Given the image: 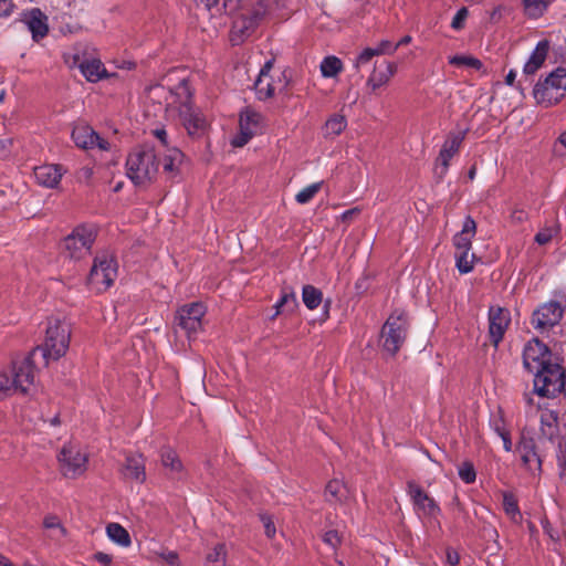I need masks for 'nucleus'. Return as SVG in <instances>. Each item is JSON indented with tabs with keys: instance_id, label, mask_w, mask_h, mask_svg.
I'll return each mask as SVG.
<instances>
[{
	"instance_id": "1",
	"label": "nucleus",
	"mask_w": 566,
	"mask_h": 566,
	"mask_svg": "<svg viewBox=\"0 0 566 566\" xmlns=\"http://www.w3.org/2000/svg\"><path fill=\"white\" fill-rule=\"evenodd\" d=\"M168 88L165 96L166 112L170 117H178L188 134L192 137H200L208 127V122L198 109L191 106V91L187 76L181 70H172L163 77V83L149 87V96L159 99Z\"/></svg>"
},
{
	"instance_id": "2",
	"label": "nucleus",
	"mask_w": 566,
	"mask_h": 566,
	"mask_svg": "<svg viewBox=\"0 0 566 566\" xmlns=\"http://www.w3.org/2000/svg\"><path fill=\"white\" fill-rule=\"evenodd\" d=\"M71 324L60 316L48 318L45 338L40 347L48 365L51 360H59L63 357L70 347Z\"/></svg>"
},
{
	"instance_id": "3",
	"label": "nucleus",
	"mask_w": 566,
	"mask_h": 566,
	"mask_svg": "<svg viewBox=\"0 0 566 566\" xmlns=\"http://www.w3.org/2000/svg\"><path fill=\"white\" fill-rule=\"evenodd\" d=\"M127 176L136 185L150 182L158 174L157 153L153 147L134 149L126 160Z\"/></svg>"
},
{
	"instance_id": "4",
	"label": "nucleus",
	"mask_w": 566,
	"mask_h": 566,
	"mask_svg": "<svg viewBox=\"0 0 566 566\" xmlns=\"http://www.w3.org/2000/svg\"><path fill=\"white\" fill-rule=\"evenodd\" d=\"M476 234V222L468 216L462 224L461 231L454 234L452 242L455 249V265L460 273L467 274L474 268L475 254L471 253L472 239Z\"/></svg>"
},
{
	"instance_id": "5",
	"label": "nucleus",
	"mask_w": 566,
	"mask_h": 566,
	"mask_svg": "<svg viewBox=\"0 0 566 566\" xmlns=\"http://www.w3.org/2000/svg\"><path fill=\"white\" fill-rule=\"evenodd\" d=\"M289 82L286 71L275 67L274 60H269L260 70L254 82V90L259 99L266 101L275 94L284 92Z\"/></svg>"
},
{
	"instance_id": "6",
	"label": "nucleus",
	"mask_w": 566,
	"mask_h": 566,
	"mask_svg": "<svg viewBox=\"0 0 566 566\" xmlns=\"http://www.w3.org/2000/svg\"><path fill=\"white\" fill-rule=\"evenodd\" d=\"M534 390L543 397L563 392L566 397V373L557 357L534 375Z\"/></svg>"
},
{
	"instance_id": "7",
	"label": "nucleus",
	"mask_w": 566,
	"mask_h": 566,
	"mask_svg": "<svg viewBox=\"0 0 566 566\" xmlns=\"http://www.w3.org/2000/svg\"><path fill=\"white\" fill-rule=\"evenodd\" d=\"M566 93V69L557 67L545 80L539 81L533 91L536 102L545 107L558 103Z\"/></svg>"
},
{
	"instance_id": "8",
	"label": "nucleus",
	"mask_w": 566,
	"mask_h": 566,
	"mask_svg": "<svg viewBox=\"0 0 566 566\" xmlns=\"http://www.w3.org/2000/svg\"><path fill=\"white\" fill-rule=\"evenodd\" d=\"M268 13V0H258L251 9L244 10L235 18L231 29V42L240 44L259 25Z\"/></svg>"
},
{
	"instance_id": "9",
	"label": "nucleus",
	"mask_w": 566,
	"mask_h": 566,
	"mask_svg": "<svg viewBox=\"0 0 566 566\" xmlns=\"http://www.w3.org/2000/svg\"><path fill=\"white\" fill-rule=\"evenodd\" d=\"M96 238V230L92 226L76 227L62 243L63 254L72 260H81L91 253Z\"/></svg>"
},
{
	"instance_id": "10",
	"label": "nucleus",
	"mask_w": 566,
	"mask_h": 566,
	"mask_svg": "<svg viewBox=\"0 0 566 566\" xmlns=\"http://www.w3.org/2000/svg\"><path fill=\"white\" fill-rule=\"evenodd\" d=\"M408 319L403 311L397 310L387 318L381 331L382 348L395 355L402 346L407 335Z\"/></svg>"
},
{
	"instance_id": "11",
	"label": "nucleus",
	"mask_w": 566,
	"mask_h": 566,
	"mask_svg": "<svg viewBox=\"0 0 566 566\" xmlns=\"http://www.w3.org/2000/svg\"><path fill=\"white\" fill-rule=\"evenodd\" d=\"M256 1L258 0H196V4L198 10L211 20L213 28H217L222 24L228 13L237 8H242L243 10L251 9Z\"/></svg>"
},
{
	"instance_id": "12",
	"label": "nucleus",
	"mask_w": 566,
	"mask_h": 566,
	"mask_svg": "<svg viewBox=\"0 0 566 566\" xmlns=\"http://www.w3.org/2000/svg\"><path fill=\"white\" fill-rule=\"evenodd\" d=\"M88 457L77 443H66L59 453L61 472L65 478L75 479L87 469Z\"/></svg>"
},
{
	"instance_id": "13",
	"label": "nucleus",
	"mask_w": 566,
	"mask_h": 566,
	"mask_svg": "<svg viewBox=\"0 0 566 566\" xmlns=\"http://www.w3.org/2000/svg\"><path fill=\"white\" fill-rule=\"evenodd\" d=\"M117 276V264L113 258H96L88 275V284L96 292L107 290Z\"/></svg>"
},
{
	"instance_id": "14",
	"label": "nucleus",
	"mask_w": 566,
	"mask_h": 566,
	"mask_svg": "<svg viewBox=\"0 0 566 566\" xmlns=\"http://www.w3.org/2000/svg\"><path fill=\"white\" fill-rule=\"evenodd\" d=\"M206 314V306L202 303H191L181 306L176 315L178 327L188 338L196 336L202 329V318Z\"/></svg>"
},
{
	"instance_id": "15",
	"label": "nucleus",
	"mask_w": 566,
	"mask_h": 566,
	"mask_svg": "<svg viewBox=\"0 0 566 566\" xmlns=\"http://www.w3.org/2000/svg\"><path fill=\"white\" fill-rule=\"evenodd\" d=\"M556 358L557 356H554L538 339L528 342L523 352L524 367L534 375Z\"/></svg>"
},
{
	"instance_id": "16",
	"label": "nucleus",
	"mask_w": 566,
	"mask_h": 566,
	"mask_svg": "<svg viewBox=\"0 0 566 566\" xmlns=\"http://www.w3.org/2000/svg\"><path fill=\"white\" fill-rule=\"evenodd\" d=\"M72 140L81 149L111 150V143L101 137L88 124L76 123L71 133Z\"/></svg>"
},
{
	"instance_id": "17",
	"label": "nucleus",
	"mask_w": 566,
	"mask_h": 566,
	"mask_svg": "<svg viewBox=\"0 0 566 566\" xmlns=\"http://www.w3.org/2000/svg\"><path fill=\"white\" fill-rule=\"evenodd\" d=\"M408 493L411 497L415 511L421 518L428 520L430 523L437 522L440 514V507L436 501L428 495L418 484L409 483Z\"/></svg>"
},
{
	"instance_id": "18",
	"label": "nucleus",
	"mask_w": 566,
	"mask_h": 566,
	"mask_svg": "<svg viewBox=\"0 0 566 566\" xmlns=\"http://www.w3.org/2000/svg\"><path fill=\"white\" fill-rule=\"evenodd\" d=\"M262 129L261 114L245 109L240 114L239 119V134L232 140L234 147L244 146L253 136L259 134Z\"/></svg>"
},
{
	"instance_id": "19",
	"label": "nucleus",
	"mask_w": 566,
	"mask_h": 566,
	"mask_svg": "<svg viewBox=\"0 0 566 566\" xmlns=\"http://www.w3.org/2000/svg\"><path fill=\"white\" fill-rule=\"evenodd\" d=\"M562 316L560 305L556 302H548L533 313L532 324L538 331H546L558 324Z\"/></svg>"
},
{
	"instance_id": "20",
	"label": "nucleus",
	"mask_w": 566,
	"mask_h": 566,
	"mask_svg": "<svg viewBox=\"0 0 566 566\" xmlns=\"http://www.w3.org/2000/svg\"><path fill=\"white\" fill-rule=\"evenodd\" d=\"M511 322L510 312L500 306H491L489 310V334L491 342L497 346Z\"/></svg>"
},
{
	"instance_id": "21",
	"label": "nucleus",
	"mask_w": 566,
	"mask_h": 566,
	"mask_svg": "<svg viewBox=\"0 0 566 566\" xmlns=\"http://www.w3.org/2000/svg\"><path fill=\"white\" fill-rule=\"evenodd\" d=\"M397 64L389 61H382L381 63H375L370 75L367 78L366 86L375 93L379 88L389 84L391 78L397 73Z\"/></svg>"
},
{
	"instance_id": "22",
	"label": "nucleus",
	"mask_w": 566,
	"mask_h": 566,
	"mask_svg": "<svg viewBox=\"0 0 566 566\" xmlns=\"http://www.w3.org/2000/svg\"><path fill=\"white\" fill-rule=\"evenodd\" d=\"M464 137L465 132L450 133L448 135L437 159V169H440L441 175L447 172L450 160L458 154Z\"/></svg>"
},
{
	"instance_id": "23",
	"label": "nucleus",
	"mask_w": 566,
	"mask_h": 566,
	"mask_svg": "<svg viewBox=\"0 0 566 566\" xmlns=\"http://www.w3.org/2000/svg\"><path fill=\"white\" fill-rule=\"evenodd\" d=\"M120 474L125 480L143 483L146 480L145 461L142 454H126L120 468Z\"/></svg>"
},
{
	"instance_id": "24",
	"label": "nucleus",
	"mask_w": 566,
	"mask_h": 566,
	"mask_svg": "<svg viewBox=\"0 0 566 566\" xmlns=\"http://www.w3.org/2000/svg\"><path fill=\"white\" fill-rule=\"evenodd\" d=\"M66 169L57 164H45L34 168V178L40 186L55 188Z\"/></svg>"
},
{
	"instance_id": "25",
	"label": "nucleus",
	"mask_w": 566,
	"mask_h": 566,
	"mask_svg": "<svg viewBox=\"0 0 566 566\" xmlns=\"http://www.w3.org/2000/svg\"><path fill=\"white\" fill-rule=\"evenodd\" d=\"M324 495L327 502L340 505H349L355 500L354 493L347 484L338 479L327 483Z\"/></svg>"
},
{
	"instance_id": "26",
	"label": "nucleus",
	"mask_w": 566,
	"mask_h": 566,
	"mask_svg": "<svg viewBox=\"0 0 566 566\" xmlns=\"http://www.w3.org/2000/svg\"><path fill=\"white\" fill-rule=\"evenodd\" d=\"M19 392L25 394L34 384V368L30 360L15 364L10 371Z\"/></svg>"
},
{
	"instance_id": "27",
	"label": "nucleus",
	"mask_w": 566,
	"mask_h": 566,
	"mask_svg": "<svg viewBox=\"0 0 566 566\" xmlns=\"http://www.w3.org/2000/svg\"><path fill=\"white\" fill-rule=\"evenodd\" d=\"M22 21L32 33L34 40L44 38L49 31L48 18L38 8L27 11L23 14Z\"/></svg>"
},
{
	"instance_id": "28",
	"label": "nucleus",
	"mask_w": 566,
	"mask_h": 566,
	"mask_svg": "<svg viewBox=\"0 0 566 566\" xmlns=\"http://www.w3.org/2000/svg\"><path fill=\"white\" fill-rule=\"evenodd\" d=\"M74 63L88 82H98L107 76L106 70L99 59H81L78 55H75Z\"/></svg>"
},
{
	"instance_id": "29",
	"label": "nucleus",
	"mask_w": 566,
	"mask_h": 566,
	"mask_svg": "<svg viewBox=\"0 0 566 566\" xmlns=\"http://www.w3.org/2000/svg\"><path fill=\"white\" fill-rule=\"evenodd\" d=\"M549 49V41L541 40L533 50V52L531 53L526 63L524 64L523 73L525 75H534L544 65Z\"/></svg>"
},
{
	"instance_id": "30",
	"label": "nucleus",
	"mask_w": 566,
	"mask_h": 566,
	"mask_svg": "<svg viewBox=\"0 0 566 566\" xmlns=\"http://www.w3.org/2000/svg\"><path fill=\"white\" fill-rule=\"evenodd\" d=\"M157 156H163V169L169 177H175L184 161V154L176 147L165 150H156Z\"/></svg>"
},
{
	"instance_id": "31",
	"label": "nucleus",
	"mask_w": 566,
	"mask_h": 566,
	"mask_svg": "<svg viewBox=\"0 0 566 566\" xmlns=\"http://www.w3.org/2000/svg\"><path fill=\"white\" fill-rule=\"evenodd\" d=\"M517 451L524 467L532 474H537L541 471L542 461L535 452L533 444L531 442H523L518 446Z\"/></svg>"
},
{
	"instance_id": "32",
	"label": "nucleus",
	"mask_w": 566,
	"mask_h": 566,
	"mask_svg": "<svg viewBox=\"0 0 566 566\" xmlns=\"http://www.w3.org/2000/svg\"><path fill=\"white\" fill-rule=\"evenodd\" d=\"M541 433L548 440H553L558 434L557 416L552 410H543L541 412Z\"/></svg>"
},
{
	"instance_id": "33",
	"label": "nucleus",
	"mask_w": 566,
	"mask_h": 566,
	"mask_svg": "<svg viewBox=\"0 0 566 566\" xmlns=\"http://www.w3.org/2000/svg\"><path fill=\"white\" fill-rule=\"evenodd\" d=\"M347 127V119L342 114L331 115L323 126V135L325 138H334L340 135Z\"/></svg>"
},
{
	"instance_id": "34",
	"label": "nucleus",
	"mask_w": 566,
	"mask_h": 566,
	"mask_svg": "<svg viewBox=\"0 0 566 566\" xmlns=\"http://www.w3.org/2000/svg\"><path fill=\"white\" fill-rule=\"evenodd\" d=\"M43 526L46 531V536L54 542H61L66 536L65 527L54 515L46 516L43 520Z\"/></svg>"
},
{
	"instance_id": "35",
	"label": "nucleus",
	"mask_w": 566,
	"mask_h": 566,
	"mask_svg": "<svg viewBox=\"0 0 566 566\" xmlns=\"http://www.w3.org/2000/svg\"><path fill=\"white\" fill-rule=\"evenodd\" d=\"M344 65L340 59L335 55L326 56L322 60L319 70L323 77L334 78L343 72Z\"/></svg>"
},
{
	"instance_id": "36",
	"label": "nucleus",
	"mask_w": 566,
	"mask_h": 566,
	"mask_svg": "<svg viewBox=\"0 0 566 566\" xmlns=\"http://www.w3.org/2000/svg\"><path fill=\"white\" fill-rule=\"evenodd\" d=\"M160 459L163 465L170 471L172 475H177L182 471V463L176 452L169 447L161 449Z\"/></svg>"
},
{
	"instance_id": "37",
	"label": "nucleus",
	"mask_w": 566,
	"mask_h": 566,
	"mask_svg": "<svg viewBox=\"0 0 566 566\" xmlns=\"http://www.w3.org/2000/svg\"><path fill=\"white\" fill-rule=\"evenodd\" d=\"M106 533L112 542L123 547H128L132 543L128 532L118 523L108 524Z\"/></svg>"
},
{
	"instance_id": "38",
	"label": "nucleus",
	"mask_w": 566,
	"mask_h": 566,
	"mask_svg": "<svg viewBox=\"0 0 566 566\" xmlns=\"http://www.w3.org/2000/svg\"><path fill=\"white\" fill-rule=\"evenodd\" d=\"M302 301L308 310H315L323 301V293L313 285H304L302 291Z\"/></svg>"
},
{
	"instance_id": "39",
	"label": "nucleus",
	"mask_w": 566,
	"mask_h": 566,
	"mask_svg": "<svg viewBox=\"0 0 566 566\" xmlns=\"http://www.w3.org/2000/svg\"><path fill=\"white\" fill-rule=\"evenodd\" d=\"M227 559V549L223 543L217 544L205 557V566H223Z\"/></svg>"
},
{
	"instance_id": "40",
	"label": "nucleus",
	"mask_w": 566,
	"mask_h": 566,
	"mask_svg": "<svg viewBox=\"0 0 566 566\" xmlns=\"http://www.w3.org/2000/svg\"><path fill=\"white\" fill-rule=\"evenodd\" d=\"M503 509L506 515L515 523H518L522 520V514L520 512L517 500L511 493H504L503 495Z\"/></svg>"
},
{
	"instance_id": "41",
	"label": "nucleus",
	"mask_w": 566,
	"mask_h": 566,
	"mask_svg": "<svg viewBox=\"0 0 566 566\" xmlns=\"http://www.w3.org/2000/svg\"><path fill=\"white\" fill-rule=\"evenodd\" d=\"M449 63L454 66H463L476 71L483 69L482 62L472 55H453L449 57Z\"/></svg>"
},
{
	"instance_id": "42",
	"label": "nucleus",
	"mask_w": 566,
	"mask_h": 566,
	"mask_svg": "<svg viewBox=\"0 0 566 566\" xmlns=\"http://www.w3.org/2000/svg\"><path fill=\"white\" fill-rule=\"evenodd\" d=\"M19 392L15 381L13 380L11 373H0V400Z\"/></svg>"
},
{
	"instance_id": "43",
	"label": "nucleus",
	"mask_w": 566,
	"mask_h": 566,
	"mask_svg": "<svg viewBox=\"0 0 566 566\" xmlns=\"http://www.w3.org/2000/svg\"><path fill=\"white\" fill-rule=\"evenodd\" d=\"M524 9L528 17L538 18L546 10L549 0H523Z\"/></svg>"
},
{
	"instance_id": "44",
	"label": "nucleus",
	"mask_w": 566,
	"mask_h": 566,
	"mask_svg": "<svg viewBox=\"0 0 566 566\" xmlns=\"http://www.w3.org/2000/svg\"><path fill=\"white\" fill-rule=\"evenodd\" d=\"M321 188H322V182H315V184L308 185L296 193L295 200L300 205H305V203L310 202L315 197V195L321 190Z\"/></svg>"
},
{
	"instance_id": "45",
	"label": "nucleus",
	"mask_w": 566,
	"mask_h": 566,
	"mask_svg": "<svg viewBox=\"0 0 566 566\" xmlns=\"http://www.w3.org/2000/svg\"><path fill=\"white\" fill-rule=\"evenodd\" d=\"M559 231L557 224L546 226L542 228L535 235V242L539 245L547 244Z\"/></svg>"
},
{
	"instance_id": "46",
	"label": "nucleus",
	"mask_w": 566,
	"mask_h": 566,
	"mask_svg": "<svg viewBox=\"0 0 566 566\" xmlns=\"http://www.w3.org/2000/svg\"><path fill=\"white\" fill-rule=\"evenodd\" d=\"M297 297L293 291H284L280 301L276 303V314L281 312V308L287 307L290 311H293L297 307Z\"/></svg>"
},
{
	"instance_id": "47",
	"label": "nucleus",
	"mask_w": 566,
	"mask_h": 566,
	"mask_svg": "<svg viewBox=\"0 0 566 566\" xmlns=\"http://www.w3.org/2000/svg\"><path fill=\"white\" fill-rule=\"evenodd\" d=\"M459 476L465 483H473L475 481V478H476L473 464L470 463V462H463L459 467Z\"/></svg>"
},
{
	"instance_id": "48",
	"label": "nucleus",
	"mask_w": 566,
	"mask_h": 566,
	"mask_svg": "<svg viewBox=\"0 0 566 566\" xmlns=\"http://www.w3.org/2000/svg\"><path fill=\"white\" fill-rule=\"evenodd\" d=\"M161 560L170 566H180L179 556L177 552L169 549H161L155 553Z\"/></svg>"
},
{
	"instance_id": "49",
	"label": "nucleus",
	"mask_w": 566,
	"mask_h": 566,
	"mask_svg": "<svg viewBox=\"0 0 566 566\" xmlns=\"http://www.w3.org/2000/svg\"><path fill=\"white\" fill-rule=\"evenodd\" d=\"M469 11L465 7L461 8L452 19L451 28L459 31L464 28Z\"/></svg>"
},
{
	"instance_id": "50",
	"label": "nucleus",
	"mask_w": 566,
	"mask_h": 566,
	"mask_svg": "<svg viewBox=\"0 0 566 566\" xmlns=\"http://www.w3.org/2000/svg\"><path fill=\"white\" fill-rule=\"evenodd\" d=\"M374 56H376V53L374 52L373 48L365 49L355 60L354 67L356 70H359L361 66L367 64Z\"/></svg>"
},
{
	"instance_id": "51",
	"label": "nucleus",
	"mask_w": 566,
	"mask_h": 566,
	"mask_svg": "<svg viewBox=\"0 0 566 566\" xmlns=\"http://www.w3.org/2000/svg\"><path fill=\"white\" fill-rule=\"evenodd\" d=\"M398 45L392 44L390 41L384 40L376 48H373L376 55L394 54Z\"/></svg>"
},
{
	"instance_id": "52",
	"label": "nucleus",
	"mask_w": 566,
	"mask_h": 566,
	"mask_svg": "<svg viewBox=\"0 0 566 566\" xmlns=\"http://www.w3.org/2000/svg\"><path fill=\"white\" fill-rule=\"evenodd\" d=\"M557 462H558L559 471L566 470V439L565 438H562L558 441Z\"/></svg>"
},
{
	"instance_id": "53",
	"label": "nucleus",
	"mask_w": 566,
	"mask_h": 566,
	"mask_svg": "<svg viewBox=\"0 0 566 566\" xmlns=\"http://www.w3.org/2000/svg\"><path fill=\"white\" fill-rule=\"evenodd\" d=\"M324 543L333 548H336L340 544V535L336 531H328L323 536Z\"/></svg>"
},
{
	"instance_id": "54",
	"label": "nucleus",
	"mask_w": 566,
	"mask_h": 566,
	"mask_svg": "<svg viewBox=\"0 0 566 566\" xmlns=\"http://www.w3.org/2000/svg\"><path fill=\"white\" fill-rule=\"evenodd\" d=\"M554 151L558 156H565L566 155V130L560 134V136L558 137L557 142L555 143Z\"/></svg>"
},
{
	"instance_id": "55",
	"label": "nucleus",
	"mask_w": 566,
	"mask_h": 566,
	"mask_svg": "<svg viewBox=\"0 0 566 566\" xmlns=\"http://www.w3.org/2000/svg\"><path fill=\"white\" fill-rule=\"evenodd\" d=\"M154 135L160 143V147L158 148V150H165L167 148H170L168 146L167 132L164 128L155 129Z\"/></svg>"
},
{
	"instance_id": "56",
	"label": "nucleus",
	"mask_w": 566,
	"mask_h": 566,
	"mask_svg": "<svg viewBox=\"0 0 566 566\" xmlns=\"http://www.w3.org/2000/svg\"><path fill=\"white\" fill-rule=\"evenodd\" d=\"M93 176V169L91 167H82L77 171V179L81 182H87Z\"/></svg>"
},
{
	"instance_id": "57",
	"label": "nucleus",
	"mask_w": 566,
	"mask_h": 566,
	"mask_svg": "<svg viewBox=\"0 0 566 566\" xmlns=\"http://www.w3.org/2000/svg\"><path fill=\"white\" fill-rule=\"evenodd\" d=\"M526 219H527V213H526V211H524L522 209H515V210H513V212L511 214V220L514 223H523Z\"/></svg>"
},
{
	"instance_id": "58",
	"label": "nucleus",
	"mask_w": 566,
	"mask_h": 566,
	"mask_svg": "<svg viewBox=\"0 0 566 566\" xmlns=\"http://www.w3.org/2000/svg\"><path fill=\"white\" fill-rule=\"evenodd\" d=\"M94 559L104 566H109L113 560L111 555L102 552L94 554Z\"/></svg>"
},
{
	"instance_id": "59",
	"label": "nucleus",
	"mask_w": 566,
	"mask_h": 566,
	"mask_svg": "<svg viewBox=\"0 0 566 566\" xmlns=\"http://www.w3.org/2000/svg\"><path fill=\"white\" fill-rule=\"evenodd\" d=\"M446 559L449 566H455L457 564H459L460 557L455 551L448 549L446 554Z\"/></svg>"
},
{
	"instance_id": "60",
	"label": "nucleus",
	"mask_w": 566,
	"mask_h": 566,
	"mask_svg": "<svg viewBox=\"0 0 566 566\" xmlns=\"http://www.w3.org/2000/svg\"><path fill=\"white\" fill-rule=\"evenodd\" d=\"M12 8L13 6L10 0H0V18L9 15Z\"/></svg>"
},
{
	"instance_id": "61",
	"label": "nucleus",
	"mask_w": 566,
	"mask_h": 566,
	"mask_svg": "<svg viewBox=\"0 0 566 566\" xmlns=\"http://www.w3.org/2000/svg\"><path fill=\"white\" fill-rule=\"evenodd\" d=\"M262 521L264 524L266 536L272 538L275 535V526H274L273 522L268 517H263Z\"/></svg>"
},
{
	"instance_id": "62",
	"label": "nucleus",
	"mask_w": 566,
	"mask_h": 566,
	"mask_svg": "<svg viewBox=\"0 0 566 566\" xmlns=\"http://www.w3.org/2000/svg\"><path fill=\"white\" fill-rule=\"evenodd\" d=\"M499 431V434L503 441V448L505 451L510 452L512 450V442H511V439L509 437V433L505 432L504 430H497Z\"/></svg>"
},
{
	"instance_id": "63",
	"label": "nucleus",
	"mask_w": 566,
	"mask_h": 566,
	"mask_svg": "<svg viewBox=\"0 0 566 566\" xmlns=\"http://www.w3.org/2000/svg\"><path fill=\"white\" fill-rule=\"evenodd\" d=\"M42 419H43L44 422H48L52 427L60 426V417H59L57 413L53 415L52 417H48V418L42 416Z\"/></svg>"
},
{
	"instance_id": "64",
	"label": "nucleus",
	"mask_w": 566,
	"mask_h": 566,
	"mask_svg": "<svg viewBox=\"0 0 566 566\" xmlns=\"http://www.w3.org/2000/svg\"><path fill=\"white\" fill-rule=\"evenodd\" d=\"M515 77H516V73L515 71L511 70L506 77H505V82L507 85H513L514 84V81H515Z\"/></svg>"
}]
</instances>
